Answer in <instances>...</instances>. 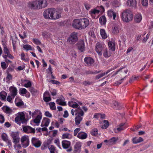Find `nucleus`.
Returning a JSON list of instances; mask_svg holds the SVG:
<instances>
[{
	"label": "nucleus",
	"instance_id": "f257e3e1",
	"mask_svg": "<svg viewBox=\"0 0 153 153\" xmlns=\"http://www.w3.org/2000/svg\"><path fill=\"white\" fill-rule=\"evenodd\" d=\"M61 10L51 8L45 10L43 16L45 19L56 20L61 17Z\"/></svg>",
	"mask_w": 153,
	"mask_h": 153
},
{
	"label": "nucleus",
	"instance_id": "f03ea898",
	"mask_svg": "<svg viewBox=\"0 0 153 153\" xmlns=\"http://www.w3.org/2000/svg\"><path fill=\"white\" fill-rule=\"evenodd\" d=\"M121 17L123 21L127 23L128 22L133 19L132 12L129 9H126L122 12Z\"/></svg>",
	"mask_w": 153,
	"mask_h": 153
},
{
	"label": "nucleus",
	"instance_id": "7ed1b4c3",
	"mask_svg": "<svg viewBox=\"0 0 153 153\" xmlns=\"http://www.w3.org/2000/svg\"><path fill=\"white\" fill-rule=\"evenodd\" d=\"M75 115H76L75 118L76 125H78L82 120V116L84 115V113L80 107L76 108L75 110Z\"/></svg>",
	"mask_w": 153,
	"mask_h": 153
},
{
	"label": "nucleus",
	"instance_id": "20e7f679",
	"mask_svg": "<svg viewBox=\"0 0 153 153\" xmlns=\"http://www.w3.org/2000/svg\"><path fill=\"white\" fill-rule=\"evenodd\" d=\"M16 116L15 118V122L17 124L20 125L21 123H26L27 120L25 119L24 112H19L16 114Z\"/></svg>",
	"mask_w": 153,
	"mask_h": 153
},
{
	"label": "nucleus",
	"instance_id": "39448f33",
	"mask_svg": "<svg viewBox=\"0 0 153 153\" xmlns=\"http://www.w3.org/2000/svg\"><path fill=\"white\" fill-rule=\"evenodd\" d=\"M78 40L77 33L74 32L70 35L68 38L67 42L68 44L72 45L75 44Z\"/></svg>",
	"mask_w": 153,
	"mask_h": 153
},
{
	"label": "nucleus",
	"instance_id": "423d86ee",
	"mask_svg": "<svg viewBox=\"0 0 153 153\" xmlns=\"http://www.w3.org/2000/svg\"><path fill=\"white\" fill-rule=\"evenodd\" d=\"M11 136L12 138V141L14 144L18 143L20 141L19 133L18 132H12L11 133Z\"/></svg>",
	"mask_w": 153,
	"mask_h": 153
},
{
	"label": "nucleus",
	"instance_id": "0eeeda50",
	"mask_svg": "<svg viewBox=\"0 0 153 153\" xmlns=\"http://www.w3.org/2000/svg\"><path fill=\"white\" fill-rule=\"evenodd\" d=\"M105 47L104 45L102 43L97 42L95 46V51L99 55H102V51Z\"/></svg>",
	"mask_w": 153,
	"mask_h": 153
},
{
	"label": "nucleus",
	"instance_id": "6e6552de",
	"mask_svg": "<svg viewBox=\"0 0 153 153\" xmlns=\"http://www.w3.org/2000/svg\"><path fill=\"white\" fill-rule=\"evenodd\" d=\"M62 146L64 149H67L66 150L68 152H70L72 150V148L71 146V143L69 141L64 140H63L62 142Z\"/></svg>",
	"mask_w": 153,
	"mask_h": 153
},
{
	"label": "nucleus",
	"instance_id": "1a4fd4ad",
	"mask_svg": "<svg viewBox=\"0 0 153 153\" xmlns=\"http://www.w3.org/2000/svg\"><path fill=\"white\" fill-rule=\"evenodd\" d=\"M21 144L24 148H26L27 147L29 144V140L28 136H24L21 138Z\"/></svg>",
	"mask_w": 153,
	"mask_h": 153
},
{
	"label": "nucleus",
	"instance_id": "9d476101",
	"mask_svg": "<svg viewBox=\"0 0 153 153\" xmlns=\"http://www.w3.org/2000/svg\"><path fill=\"white\" fill-rule=\"evenodd\" d=\"M72 26L76 29L82 30L81 19H74L73 22Z\"/></svg>",
	"mask_w": 153,
	"mask_h": 153
},
{
	"label": "nucleus",
	"instance_id": "9b49d317",
	"mask_svg": "<svg viewBox=\"0 0 153 153\" xmlns=\"http://www.w3.org/2000/svg\"><path fill=\"white\" fill-rule=\"evenodd\" d=\"M37 3V5L38 9H40L44 8L48 5L47 0H36Z\"/></svg>",
	"mask_w": 153,
	"mask_h": 153
},
{
	"label": "nucleus",
	"instance_id": "f8f14e48",
	"mask_svg": "<svg viewBox=\"0 0 153 153\" xmlns=\"http://www.w3.org/2000/svg\"><path fill=\"white\" fill-rule=\"evenodd\" d=\"M82 143L80 142L76 143L74 146L73 153H80L82 147Z\"/></svg>",
	"mask_w": 153,
	"mask_h": 153
},
{
	"label": "nucleus",
	"instance_id": "ddd939ff",
	"mask_svg": "<svg viewBox=\"0 0 153 153\" xmlns=\"http://www.w3.org/2000/svg\"><path fill=\"white\" fill-rule=\"evenodd\" d=\"M82 29L87 27L89 24V21L88 19L85 18L81 19Z\"/></svg>",
	"mask_w": 153,
	"mask_h": 153
},
{
	"label": "nucleus",
	"instance_id": "4468645a",
	"mask_svg": "<svg viewBox=\"0 0 153 153\" xmlns=\"http://www.w3.org/2000/svg\"><path fill=\"white\" fill-rule=\"evenodd\" d=\"M31 143L33 146L36 148L39 147L42 144V142L40 140L35 137L32 138Z\"/></svg>",
	"mask_w": 153,
	"mask_h": 153
},
{
	"label": "nucleus",
	"instance_id": "2eb2a0df",
	"mask_svg": "<svg viewBox=\"0 0 153 153\" xmlns=\"http://www.w3.org/2000/svg\"><path fill=\"white\" fill-rule=\"evenodd\" d=\"M118 67V66H115L113 68H111V69L108 70L106 72H105L104 73L101 74H98L97 75L95 76V79H98L102 77L103 76H104L106 74H107L108 73L110 72L111 71H112L113 70H114L116 68H117Z\"/></svg>",
	"mask_w": 153,
	"mask_h": 153
},
{
	"label": "nucleus",
	"instance_id": "dca6fc26",
	"mask_svg": "<svg viewBox=\"0 0 153 153\" xmlns=\"http://www.w3.org/2000/svg\"><path fill=\"white\" fill-rule=\"evenodd\" d=\"M126 128V127L125 126V124L124 123H122L119 125L118 127L116 129H114V131L115 133H117L124 130Z\"/></svg>",
	"mask_w": 153,
	"mask_h": 153
},
{
	"label": "nucleus",
	"instance_id": "f3484780",
	"mask_svg": "<svg viewBox=\"0 0 153 153\" xmlns=\"http://www.w3.org/2000/svg\"><path fill=\"white\" fill-rule=\"evenodd\" d=\"M78 49L81 52L85 51V43L83 40H80L77 43Z\"/></svg>",
	"mask_w": 153,
	"mask_h": 153
},
{
	"label": "nucleus",
	"instance_id": "a211bd4d",
	"mask_svg": "<svg viewBox=\"0 0 153 153\" xmlns=\"http://www.w3.org/2000/svg\"><path fill=\"white\" fill-rule=\"evenodd\" d=\"M84 61L89 66L93 65L94 62V59L92 57L89 56L85 57L84 59Z\"/></svg>",
	"mask_w": 153,
	"mask_h": 153
},
{
	"label": "nucleus",
	"instance_id": "6ab92c4d",
	"mask_svg": "<svg viewBox=\"0 0 153 153\" xmlns=\"http://www.w3.org/2000/svg\"><path fill=\"white\" fill-rule=\"evenodd\" d=\"M9 91L10 92V95L14 99L17 95V90L16 88L14 87L11 86L9 88Z\"/></svg>",
	"mask_w": 153,
	"mask_h": 153
},
{
	"label": "nucleus",
	"instance_id": "aec40b11",
	"mask_svg": "<svg viewBox=\"0 0 153 153\" xmlns=\"http://www.w3.org/2000/svg\"><path fill=\"white\" fill-rule=\"evenodd\" d=\"M28 6L29 8L31 9H38L36 0L32 2H29L28 4Z\"/></svg>",
	"mask_w": 153,
	"mask_h": 153
},
{
	"label": "nucleus",
	"instance_id": "412c9836",
	"mask_svg": "<svg viewBox=\"0 0 153 153\" xmlns=\"http://www.w3.org/2000/svg\"><path fill=\"white\" fill-rule=\"evenodd\" d=\"M137 3L136 0H128L127 2V5L136 8Z\"/></svg>",
	"mask_w": 153,
	"mask_h": 153
},
{
	"label": "nucleus",
	"instance_id": "4be33fe9",
	"mask_svg": "<svg viewBox=\"0 0 153 153\" xmlns=\"http://www.w3.org/2000/svg\"><path fill=\"white\" fill-rule=\"evenodd\" d=\"M50 122V120L47 118L44 117L42 121L41 126H48Z\"/></svg>",
	"mask_w": 153,
	"mask_h": 153
},
{
	"label": "nucleus",
	"instance_id": "5701e85b",
	"mask_svg": "<svg viewBox=\"0 0 153 153\" xmlns=\"http://www.w3.org/2000/svg\"><path fill=\"white\" fill-rule=\"evenodd\" d=\"M77 137L81 139H85L87 137V134L84 132H80L78 133Z\"/></svg>",
	"mask_w": 153,
	"mask_h": 153
},
{
	"label": "nucleus",
	"instance_id": "b1692460",
	"mask_svg": "<svg viewBox=\"0 0 153 153\" xmlns=\"http://www.w3.org/2000/svg\"><path fill=\"white\" fill-rule=\"evenodd\" d=\"M108 45L110 49L112 51H114L115 50V42L114 41H109L108 43Z\"/></svg>",
	"mask_w": 153,
	"mask_h": 153
},
{
	"label": "nucleus",
	"instance_id": "393cba45",
	"mask_svg": "<svg viewBox=\"0 0 153 153\" xmlns=\"http://www.w3.org/2000/svg\"><path fill=\"white\" fill-rule=\"evenodd\" d=\"M2 109L4 112L7 114H11L13 112L12 109L8 106H4L2 107Z\"/></svg>",
	"mask_w": 153,
	"mask_h": 153
},
{
	"label": "nucleus",
	"instance_id": "a878e982",
	"mask_svg": "<svg viewBox=\"0 0 153 153\" xmlns=\"http://www.w3.org/2000/svg\"><path fill=\"white\" fill-rule=\"evenodd\" d=\"M142 17L140 13L136 14L134 17V21L137 23H139L142 20Z\"/></svg>",
	"mask_w": 153,
	"mask_h": 153
},
{
	"label": "nucleus",
	"instance_id": "bb28decb",
	"mask_svg": "<svg viewBox=\"0 0 153 153\" xmlns=\"http://www.w3.org/2000/svg\"><path fill=\"white\" fill-rule=\"evenodd\" d=\"M133 143L134 144H137L143 142V139L141 137L137 138L136 137L133 138L132 140Z\"/></svg>",
	"mask_w": 153,
	"mask_h": 153
},
{
	"label": "nucleus",
	"instance_id": "cd10ccee",
	"mask_svg": "<svg viewBox=\"0 0 153 153\" xmlns=\"http://www.w3.org/2000/svg\"><path fill=\"white\" fill-rule=\"evenodd\" d=\"M42 118V115L41 114L39 115H38L36 117V118L34 119L33 122H34L37 124V125H39V123L40 122V121L41 120V119Z\"/></svg>",
	"mask_w": 153,
	"mask_h": 153
},
{
	"label": "nucleus",
	"instance_id": "c85d7f7f",
	"mask_svg": "<svg viewBox=\"0 0 153 153\" xmlns=\"http://www.w3.org/2000/svg\"><path fill=\"white\" fill-rule=\"evenodd\" d=\"M99 22L101 25H105L106 22V19L104 16L100 17L99 19Z\"/></svg>",
	"mask_w": 153,
	"mask_h": 153
},
{
	"label": "nucleus",
	"instance_id": "c756f323",
	"mask_svg": "<svg viewBox=\"0 0 153 153\" xmlns=\"http://www.w3.org/2000/svg\"><path fill=\"white\" fill-rule=\"evenodd\" d=\"M112 32L114 34H117L118 33L119 31L118 25H114L112 27Z\"/></svg>",
	"mask_w": 153,
	"mask_h": 153
},
{
	"label": "nucleus",
	"instance_id": "7c9ffc66",
	"mask_svg": "<svg viewBox=\"0 0 153 153\" xmlns=\"http://www.w3.org/2000/svg\"><path fill=\"white\" fill-rule=\"evenodd\" d=\"M100 12L99 10H97L95 9L91 10L89 12V13L91 16H92V18L94 19L95 18V15L97 13L98 14Z\"/></svg>",
	"mask_w": 153,
	"mask_h": 153
},
{
	"label": "nucleus",
	"instance_id": "2f4dec72",
	"mask_svg": "<svg viewBox=\"0 0 153 153\" xmlns=\"http://www.w3.org/2000/svg\"><path fill=\"white\" fill-rule=\"evenodd\" d=\"M103 56L105 58H108L111 56L110 51H108L107 49H105L103 51Z\"/></svg>",
	"mask_w": 153,
	"mask_h": 153
},
{
	"label": "nucleus",
	"instance_id": "473e14b6",
	"mask_svg": "<svg viewBox=\"0 0 153 153\" xmlns=\"http://www.w3.org/2000/svg\"><path fill=\"white\" fill-rule=\"evenodd\" d=\"M100 33L103 39H105L107 38V35L105 33V31L104 29H100Z\"/></svg>",
	"mask_w": 153,
	"mask_h": 153
},
{
	"label": "nucleus",
	"instance_id": "72a5a7b5",
	"mask_svg": "<svg viewBox=\"0 0 153 153\" xmlns=\"http://www.w3.org/2000/svg\"><path fill=\"white\" fill-rule=\"evenodd\" d=\"M112 107L116 109H121V107L120 105L117 102L114 101L113 102Z\"/></svg>",
	"mask_w": 153,
	"mask_h": 153
},
{
	"label": "nucleus",
	"instance_id": "f704fd0d",
	"mask_svg": "<svg viewBox=\"0 0 153 153\" xmlns=\"http://www.w3.org/2000/svg\"><path fill=\"white\" fill-rule=\"evenodd\" d=\"M12 41L13 49L14 51H15L16 47L17 45L16 39L12 38Z\"/></svg>",
	"mask_w": 153,
	"mask_h": 153
},
{
	"label": "nucleus",
	"instance_id": "c9c22d12",
	"mask_svg": "<svg viewBox=\"0 0 153 153\" xmlns=\"http://www.w3.org/2000/svg\"><path fill=\"white\" fill-rule=\"evenodd\" d=\"M104 125L102 127V128L103 129H105L107 128L109 126V123L108 121L105 120H104L103 121Z\"/></svg>",
	"mask_w": 153,
	"mask_h": 153
},
{
	"label": "nucleus",
	"instance_id": "e433bc0d",
	"mask_svg": "<svg viewBox=\"0 0 153 153\" xmlns=\"http://www.w3.org/2000/svg\"><path fill=\"white\" fill-rule=\"evenodd\" d=\"M98 130L96 128L93 129L91 131V133L92 136H95L97 134Z\"/></svg>",
	"mask_w": 153,
	"mask_h": 153
},
{
	"label": "nucleus",
	"instance_id": "4c0bfd02",
	"mask_svg": "<svg viewBox=\"0 0 153 153\" xmlns=\"http://www.w3.org/2000/svg\"><path fill=\"white\" fill-rule=\"evenodd\" d=\"M100 72V71H87L86 72V73L87 74H95L99 73Z\"/></svg>",
	"mask_w": 153,
	"mask_h": 153
},
{
	"label": "nucleus",
	"instance_id": "58836bf2",
	"mask_svg": "<svg viewBox=\"0 0 153 153\" xmlns=\"http://www.w3.org/2000/svg\"><path fill=\"white\" fill-rule=\"evenodd\" d=\"M55 103L54 102H51L49 103L50 108L52 110H54L56 109V108L55 106Z\"/></svg>",
	"mask_w": 153,
	"mask_h": 153
},
{
	"label": "nucleus",
	"instance_id": "ea45409f",
	"mask_svg": "<svg viewBox=\"0 0 153 153\" xmlns=\"http://www.w3.org/2000/svg\"><path fill=\"white\" fill-rule=\"evenodd\" d=\"M2 139L4 141H6L8 139V136L5 133H3L1 134V136Z\"/></svg>",
	"mask_w": 153,
	"mask_h": 153
},
{
	"label": "nucleus",
	"instance_id": "a19ab883",
	"mask_svg": "<svg viewBox=\"0 0 153 153\" xmlns=\"http://www.w3.org/2000/svg\"><path fill=\"white\" fill-rule=\"evenodd\" d=\"M50 153L55 152L56 150L55 147L53 145H51L48 147Z\"/></svg>",
	"mask_w": 153,
	"mask_h": 153
},
{
	"label": "nucleus",
	"instance_id": "79ce46f5",
	"mask_svg": "<svg viewBox=\"0 0 153 153\" xmlns=\"http://www.w3.org/2000/svg\"><path fill=\"white\" fill-rule=\"evenodd\" d=\"M29 91L32 94H35L38 92L37 90L32 87H31L30 88Z\"/></svg>",
	"mask_w": 153,
	"mask_h": 153
},
{
	"label": "nucleus",
	"instance_id": "37998d69",
	"mask_svg": "<svg viewBox=\"0 0 153 153\" xmlns=\"http://www.w3.org/2000/svg\"><path fill=\"white\" fill-rule=\"evenodd\" d=\"M23 48L27 51L33 50L31 46L28 45H24L23 46Z\"/></svg>",
	"mask_w": 153,
	"mask_h": 153
},
{
	"label": "nucleus",
	"instance_id": "c03bdc74",
	"mask_svg": "<svg viewBox=\"0 0 153 153\" xmlns=\"http://www.w3.org/2000/svg\"><path fill=\"white\" fill-rule=\"evenodd\" d=\"M141 3L142 5L143 6H146L148 4V0H141Z\"/></svg>",
	"mask_w": 153,
	"mask_h": 153
},
{
	"label": "nucleus",
	"instance_id": "a18cd8bd",
	"mask_svg": "<svg viewBox=\"0 0 153 153\" xmlns=\"http://www.w3.org/2000/svg\"><path fill=\"white\" fill-rule=\"evenodd\" d=\"M27 92V91L25 88H21L19 90V93L21 94H25Z\"/></svg>",
	"mask_w": 153,
	"mask_h": 153
},
{
	"label": "nucleus",
	"instance_id": "49530a36",
	"mask_svg": "<svg viewBox=\"0 0 153 153\" xmlns=\"http://www.w3.org/2000/svg\"><path fill=\"white\" fill-rule=\"evenodd\" d=\"M28 131L27 133H35V130L34 128H33L30 126H29L28 127Z\"/></svg>",
	"mask_w": 153,
	"mask_h": 153
},
{
	"label": "nucleus",
	"instance_id": "de8ad7c7",
	"mask_svg": "<svg viewBox=\"0 0 153 153\" xmlns=\"http://www.w3.org/2000/svg\"><path fill=\"white\" fill-rule=\"evenodd\" d=\"M5 142L9 148H12V143L11 140L8 139Z\"/></svg>",
	"mask_w": 153,
	"mask_h": 153
},
{
	"label": "nucleus",
	"instance_id": "09e8293b",
	"mask_svg": "<svg viewBox=\"0 0 153 153\" xmlns=\"http://www.w3.org/2000/svg\"><path fill=\"white\" fill-rule=\"evenodd\" d=\"M114 12V11L111 10H108L107 12L108 16L110 18L112 17Z\"/></svg>",
	"mask_w": 153,
	"mask_h": 153
},
{
	"label": "nucleus",
	"instance_id": "8fccbe9b",
	"mask_svg": "<svg viewBox=\"0 0 153 153\" xmlns=\"http://www.w3.org/2000/svg\"><path fill=\"white\" fill-rule=\"evenodd\" d=\"M3 51L4 53L5 54L7 55L10 53L9 50L5 45L4 47Z\"/></svg>",
	"mask_w": 153,
	"mask_h": 153
},
{
	"label": "nucleus",
	"instance_id": "3c124183",
	"mask_svg": "<svg viewBox=\"0 0 153 153\" xmlns=\"http://www.w3.org/2000/svg\"><path fill=\"white\" fill-rule=\"evenodd\" d=\"M43 100L45 102H48L51 100V99L50 97H43Z\"/></svg>",
	"mask_w": 153,
	"mask_h": 153
},
{
	"label": "nucleus",
	"instance_id": "603ef678",
	"mask_svg": "<svg viewBox=\"0 0 153 153\" xmlns=\"http://www.w3.org/2000/svg\"><path fill=\"white\" fill-rule=\"evenodd\" d=\"M14 147L16 149H19L21 148V146L20 144H14Z\"/></svg>",
	"mask_w": 153,
	"mask_h": 153
},
{
	"label": "nucleus",
	"instance_id": "864d4df0",
	"mask_svg": "<svg viewBox=\"0 0 153 153\" xmlns=\"http://www.w3.org/2000/svg\"><path fill=\"white\" fill-rule=\"evenodd\" d=\"M125 77L122 78V79L119 81H117L114 84L115 86L121 84L122 83V81L124 80Z\"/></svg>",
	"mask_w": 153,
	"mask_h": 153
},
{
	"label": "nucleus",
	"instance_id": "5fc2aeb1",
	"mask_svg": "<svg viewBox=\"0 0 153 153\" xmlns=\"http://www.w3.org/2000/svg\"><path fill=\"white\" fill-rule=\"evenodd\" d=\"M70 135V134L68 133H65L62 134V138L63 139L69 138Z\"/></svg>",
	"mask_w": 153,
	"mask_h": 153
},
{
	"label": "nucleus",
	"instance_id": "6e6d98bb",
	"mask_svg": "<svg viewBox=\"0 0 153 153\" xmlns=\"http://www.w3.org/2000/svg\"><path fill=\"white\" fill-rule=\"evenodd\" d=\"M12 99H13L11 95H8L7 97V100L10 103L13 102L12 101Z\"/></svg>",
	"mask_w": 153,
	"mask_h": 153
},
{
	"label": "nucleus",
	"instance_id": "4d7b16f0",
	"mask_svg": "<svg viewBox=\"0 0 153 153\" xmlns=\"http://www.w3.org/2000/svg\"><path fill=\"white\" fill-rule=\"evenodd\" d=\"M116 141H117V139L115 137H112L109 140V144H113L114 142Z\"/></svg>",
	"mask_w": 153,
	"mask_h": 153
},
{
	"label": "nucleus",
	"instance_id": "13d9d810",
	"mask_svg": "<svg viewBox=\"0 0 153 153\" xmlns=\"http://www.w3.org/2000/svg\"><path fill=\"white\" fill-rule=\"evenodd\" d=\"M51 93L52 96H55L57 94V90L55 89H53L52 91H51Z\"/></svg>",
	"mask_w": 153,
	"mask_h": 153
},
{
	"label": "nucleus",
	"instance_id": "bf43d9fd",
	"mask_svg": "<svg viewBox=\"0 0 153 153\" xmlns=\"http://www.w3.org/2000/svg\"><path fill=\"white\" fill-rule=\"evenodd\" d=\"M65 99L63 96H61L60 98H59L58 99H57L56 100V102L57 104H58L59 102H61L62 101L64 100Z\"/></svg>",
	"mask_w": 153,
	"mask_h": 153
},
{
	"label": "nucleus",
	"instance_id": "052dcab7",
	"mask_svg": "<svg viewBox=\"0 0 153 153\" xmlns=\"http://www.w3.org/2000/svg\"><path fill=\"white\" fill-rule=\"evenodd\" d=\"M1 66L2 68L3 69H5L7 67L6 64L4 62H1Z\"/></svg>",
	"mask_w": 153,
	"mask_h": 153
},
{
	"label": "nucleus",
	"instance_id": "680f3d73",
	"mask_svg": "<svg viewBox=\"0 0 153 153\" xmlns=\"http://www.w3.org/2000/svg\"><path fill=\"white\" fill-rule=\"evenodd\" d=\"M24 105V102L22 101H21L16 103V105L18 107Z\"/></svg>",
	"mask_w": 153,
	"mask_h": 153
},
{
	"label": "nucleus",
	"instance_id": "e2e57ef3",
	"mask_svg": "<svg viewBox=\"0 0 153 153\" xmlns=\"http://www.w3.org/2000/svg\"><path fill=\"white\" fill-rule=\"evenodd\" d=\"M33 41L34 43L36 45H39L41 44V42L38 39H33Z\"/></svg>",
	"mask_w": 153,
	"mask_h": 153
},
{
	"label": "nucleus",
	"instance_id": "0e129e2a",
	"mask_svg": "<svg viewBox=\"0 0 153 153\" xmlns=\"http://www.w3.org/2000/svg\"><path fill=\"white\" fill-rule=\"evenodd\" d=\"M48 73V74H52V71L51 67V65L49 66L48 68L47 71Z\"/></svg>",
	"mask_w": 153,
	"mask_h": 153
},
{
	"label": "nucleus",
	"instance_id": "69168bd1",
	"mask_svg": "<svg viewBox=\"0 0 153 153\" xmlns=\"http://www.w3.org/2000/svg\"><path fill=\"white\" fill-rule=\"evenodd\" d=\"M80 130V129L79 128H77L75 129L74 131V135L75 136H76Z\"/></svg>",
	"mask_w": 153,
	"mask_h": 153
},
{
	"label": "nucleus",
	"instance_id": "338daca9",
	"mask_svg": "<svg viewBox=\"0 0 153 153\" xmlns=\"http://www.w3.org/2000/svg\"><path fill=\"white\" fill-rule=\"evenodd\" d=\"M82 84L83 85L87 86L88 85H89L92 84V83L88 81H85L82 82Z\"/></svg>",
	"mask_w": 153,
	"mask_h": 153
},
{
	"label": "nucleus",
	"instance_id": "774afa93",
	"mask_svg": "<svg viewBox=\"0 0 153 153\" xmlns=\"http://www.w3.org/2000/svg\"><path fill=\"white\" fill-rule=\"evenodd\" d=\"M45 115L49 117H52V115L48 111H46L45 113Z\"/></svg>",
	"mask_w": 153,
	"mask_h": 153
}]
</instances>
